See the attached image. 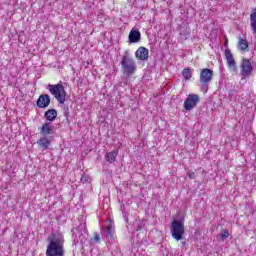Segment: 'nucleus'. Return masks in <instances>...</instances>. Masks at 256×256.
I'll use <instances>...</instances> for the list:
<instances>
[{
    "label": "nucleus",
    "instance_id": "nucleus-1",
    "mask_svg": "<svg viewBox=\"0 0 256 256\" xmlns=\"http://www.w3.org/2000/svg\"><path fill=\"white\" fill-rule=\"evenodd\" d=\"M46 256H65V237L61 233H52L47 238Z\"/></svg>",
    "mask_w": 256,
    "mask_h": 256
},
{
    "label": "nucleus",
    "instance_id": "nucleus-2",
    "mask_svg": "<svg viewBox=\"0 0 256 256\" xmlns=\"http://www.w3.org/2000/svg\"><path fill=\"white\" fill-rule=\"evenodd\" d=\"M48 90L53 95L60 103V105H63L67 99V91H65V86H63V82H59L58 84L55 85H48Z\"/></svg>",
    "mask_w": 256,
    "mask_h": 256
},
{
    "label": "nucleus",
    "instance_id": "nucleus-3",
    "mask_svg": "<svg viewBox=\"0 0 256 256\" xmlns=\"http://www.w3.org/2000/svg\"><path fill=\"white\" fill-rule=\"evenodd\" d=\"M200 89L203 93L209 91V83L213 81V70L204 68L200 71Z\"/></svg>",
    "mask_w": 256,
    "mask_h": 256
},
{
    "label": "nucleus",
    "instance_id": "nucleus-4",
    "mask_svg": "<svg viewBox=\"0 0 256 256\" xmlns=\"http://www.w3.org/2000/svg\"><path fill=\"white\" fill-rule=\"evenodd\" d=\"M121 65H122L123 72L128 77H131V75H133V73H135V70L137 69L135 60L131 58V56L129 55V52H126V54L122 57Z\"/></svg>",
    "mask_w": 256,
    "mask_h": 256
},
{
    "label": "nucleus",
    "instance_id": "nucleus-5",
    "mask_svg": "<svg viewBox=\"0 0 256 256\" xmlns=\"http://www.w3.org/2000/svg\"><path fill=\"white\" fill-rule=\"evenodd\" d=\"M171 234L173 239L181 241L185 235V226L181 221L174 220L171 224Z\"/></svg>",
    "mask_w": 256,
    "mask_h": 256
},
{
    "label": "nucleus",
    "instance_id": "nucleus-6",
    "mask_svg": "<svg viewBox=\"0 0 256 256\" xmlns=\"http://www.w3.org/2000/svg\"><path fill=\"white\" fill-rule=\"evenodd\" d=\"M200 98L197 94H190L184 101V109L186 111H191V109H195L197 107V103H199Z\"/></svg>",
    "mask_w": 256,
    "mask_h": 256
},
{
    "label": "nucleus",
    "instance_id": "nucleus-7",
    "mask_svg": "<svg viewBox=\"0 0 256 256\" xmlns=\"http://www.w3.org/2000/svg\"><path fill=\"white\" fill-rule=\"evenodd\" d=\"M36 105L39 109H46V107H49V105H51V97L49 94H41Z\"/></svg>",
    "mask_w": 256,
    "mask_h": 256
},
{
    "label": "nucleus",
    "instance_id": "nucleus-8",
    "mask_svg": "<svg viewBox=\"0 0 256 256\" xmlns=\"http://www.w3.org/2000/svg\"><path fill=\"white\" fill-rule=\"evenodd\" d=\"M224 55L226 57L229 69H231V71H237V63L235 62V59L233 58V53H231V50L229 48L225 49Z\"/></svg>",
    "mask_w": 256,
    "mask_h": 256
},
{
    "label": "nucleus",
    "instance_id": "nucleus-9",
    "mask_svg": "<svg viewBox=\"0 0 256 256\" xmlns=\"http://www.w3.org/2000/svg\"><path fill=\"white\" fill-rule=\"evenodd\" d=\"M253 71V66L251 65V61L247 59L242 60L241 65V75L242 77H249Z\"/></svg>",
    "mask_w": 256,
    "mask_h": 256
},
{
    "label": "nucleus",
    "instance_id": "nucleus-10",
    "mask_svg": "<svg viewBox=\"0 0 256 256\" xmlns=\"http://www.w3.org/2000/svg\"><path fill=\"white\" fill-rule=\"evenodd\" d=\"M135 56L140 61H147V59H149V49L141 46L137 49Z\"/></svg>",
    "mask_w": 256,
    "mask_h": 256
},
{
    "label": "nucleus",
    "instance_id": "nucleus-11",
    "mask_svg": "<svg viewBox=\"0 0 256 256\" xmlns=\"http://www.w3.org/2000/svg\"><path fill=\"white\" fill-rule=\"evenodd\" d=\"M250 27L252 29V33L256 39V8H253L252 13L250 14ZM256 47V40L254 42Z\"/></svg>",
    "mask_w": 256,
    "mask_h": 256
},
{
    "label": "nucleus",
    "instance_id": "nucleus-12",
    "mask_svg": "<svg viewBox=\"0 0 256 256\" xmlns=\"http://www.w3.org/2000/svg\"><path fill=\"white\" fill-rule=\"evenodd\" d=\"M128 39L129 43H139L141 41V32L139 30H131Z\"/></svg>",
    "mask_w": 256,
    "mask_h": 256
},
{
    "label": "nucleus",
    "instance_id": "nucleus-13",
    "mask_svg": "<svg viewBox=\"0 0 256 256\" xmlns=\"http://www.w3.org/2000/svg\"><path fill=\"white\" fill-rule=\"evenodd\" d=\"M54 126L51 123H44L40 128V134L44 135H51L53 133Z\"/></svg>",
    "mask_w": 256,
    "mask_h": 256
},
{
    "label": "nucleus",
    "instance_id": "nucleus-14",
    "mask_svg": "<svg viewBox=\"0 0 256 256\" xmlns=\"http://www.w3.org/2000/svg\"><path fill=\"white\" fill-rule=\"evenodd\" d=\"M76 231H78V234H76V241L77 243H85V237L83 236V232L85 231V224H80L77 228Z\"/></svg>",
    "mask_w": 256,
    "mask_h": 256
},
{
    "label": "nucleus",
    "instance_id": "nucleus-15",
    "mask_svg": "<svg viewBox=\"0 0 256 256\" xmlns=\"http://www.w3.org/2000/svg\"><path fill=\"white\" fill-rule=\"evenodd\" d=\"M44 117L47 121H54L57 119V110L49 109L45 112Z\"/></svg>",
    "mask_w": 256,
    "mask_h": 256
},
{
    "label": "nucleus",
    "instance_id": "nucleus-16",
    "mask_svg": "<svg viewBox=\"0 0 256 256\" xmlns=\"http://www.w3.org/2000/svg\"><path fill=\"white\" fill-rule=\"evenodd\" d=\"M117 155H119V152H117V150H113L112 152L106 153L105 159L108 163H115Z\"/></svg>",
    "mask_w": 256,
    "mask_h": 256
},
{
    "label": "nucleus",
    "instance_id": "nucleus-17",
    "mask_svg": "<svg viewBox=\"0 0 256 256\" xmlns=\"http://www.w3.org/2000/svg\"><path fill=\"white\" fill-rule=\"evenodd\" d=\"M38 145L41 149L45 151L46 149H49V145H51V140H49L47 137H43L38 141Z\"/></svg>",
    "mask_w": 256,
    "mask_h": 256
},
{
    "label": "nucleus",
    "instance_id": "nucleus-18",
    "mask_svg": "<svg viewBox=\"0 0 256 256\" xmlns=\"http://www.w3.org/2000/svg\"><path fill=\"white\" fill-rule=\"evenodd\" d=\"M238 48L240 51H247L249 49V42L246 39L239 38Z\"/></svg>",
    "mask_w": 256,
    "mask_h": 256
},
{
    "label": "nucleus",
    "instance_id": "nucleus-19",
    "mask_svg": "<svg viewBox=\"0 0 256 256\" xmlns=\"http://www.w3.org/2000/svg\"><path fill=\"white\" fill-rule=\"evenodd\" d=\"M182 77H184L185 81L191 80V77H193V71L191 68H184L182 71Z\"/></svg>",
    "mask_w": 256,
    "mask_h": 256
},
{
    "label": "nucleus",
    "instance_id": "nucleus-20",
    "mask_svg": "<svg viewBox=\"0 0 256 256\" xmlns=\"http://www.w3.org/2000/svg\"><path fill=\"white\" fill-rule=\"evenodd\" d=\"M220 237L222 241H225V239H229V230L223 229L222 233L220 234Z\"/></svg>",
    "mask_w": 256,
    "mask_h": 256
},
{
    "label": "nucleus",
    "instance_id": "nucleus-21",
    "mask_svg": "<svg viewBox=\"0 0 256 256\" xmlns=\"http://www.w3.org/2000/svg\"><path fill=\"white\" fill-rule=\"evenodd\" d=\"M106 235L109 237H113V225H108L106 227Z\"/></svg>",
    "mask_w": 256,
    "mask_h": 256
},
{
    "label": "nucleus",
    "instance_id": "nucleus-22",
    "mask_svg": "<svg viewBox=\"0 0 256 256\" xmlns=\"http://www.w3.org/2000/svg\"><path fill=\"white\" fill-rule=\"evenodd\" d=\"M93 241L94 243H99L101 241V237H99V234H94Z\"/></svg>",
    "mask_w": 256,
    "mask_h": 256
},
{
    "label": "nucleus",
    "instance_id": "nucleus-23",
    "mask_svg": "<svg viewBox=\"0 0 256 256\" xmlns=\"http://www.w3.org/2000/svg\"><path fill=\"white\" fill-rule=\"evenodd\" d=\"M80 181L81 183H87L89 181V177L86 175H82Z\"/></svg>",
    "mask_w": 256,
    "mask_h": 256
},
{
    "label": "nucleus",
    "instance_id": "nucleus-24",
    "mask_svg": "<svg viewBox=\"0 0 256 256\" xmlns=\"http://www.w3.org/2000/svg\"><path fill=\"white\" fill-rule=\"evenodd\" d=\"M187 176L189 177V179H195V172L188 171Z\"/></svg>",
    "mask_w": 256,
    "mask_h": 256
},
{
    "label": "nucleus",
    "instance_id": "nucleus-25",
    "mask_svg": "<svg viewBox=\"0 0 256 256\" xmlns=\"http://www.w3.org/2000/svg\"><path fill=\"white\" fill-rule=\"evenodd\" d=\"M182 39L186 40L187 39V34H183V33H180Z\"/></svg>",
    "mask_w": 256,
    "mask_h": 256
},
{
    "label": "nucleus",
    "instance_id": "nucleus-26",
    "mask_svg": "<svg viewBox=\"0 0 256 256\" xmlns=\"http://www.w3.org/2000/svg\"><path fill=\"white\" fill-rule=\"evenodd\" d=\"M74 234L78 235V234H79V231H77V233H76V232H74Z\"/></svg>",
    "mask_w": 256,
    "mask_h": 256
},
{
    "label": "nucleus",
    "instance_id": "nucleus-27",
    "mask_svg": "<svg viewBox=\"0 0 256 256\" xmlns=\"http://www.w3.org/2000/svg\"><path fill=\"white\" fill-rule=\"evenodd\" d=\"M227 43H228V40H226L225 45H227Z\"/></svg>",
    "mask_w": 256,
    "mask_h": 256
}]
</instances>
